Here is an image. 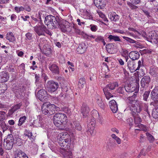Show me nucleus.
Masks as SVG:
<instances>
[{
	"label": "nucleus",
	"instance_id": "nucleus-1",
	"mask_svg": "<svg viewBox=\"0 0 158 158\" xmlns=\"http://www.w3.org/2000/svg\"><path fill=\"white\" fill-rule=\"evenodd\" d=\"M21 143V141L20 138L14 137L11 134H8L6 138L4 139L3 144L6 149L10 150L15 144L20 145Z\"/></svg>",
	"mask_w": 158,
	"mask_h": 158
},
{
	"label": "nucleus",
	"instance_id": "nucleus-2",
	"mask_svg": "<svg viewBox=\"0 0 158 158\" xmlns=\"http://www.w3.org/2000/svg\"><path fill=\"white\" fill-rule=\"evenodd\" d=\"M60 22V20L58 17H56L52 15H47L45 18V23L50 29L57 27Z\"/></svg>",
	"mask_w": 158,
	"mask_h": 158
},
{
	"label": "nucleus",
	"instance_id": "nucleus-3",
	"mask_svg": "<svg viewBox=\"0 0 158 158\" xmlns=\"http://www.w3.org/2000/svg\"><path fill=\"white\" fill-rule=\"evenodd\" d=\"M34 30L36 33L39 36L45 35L44 33L51 35V32L43 24L38 25L34 27Z\"/></svg>",
	"mask_w": 158,
	"mask_h": 158
},
{
	"label": "nucleus",
	"instance_id": "nucleus-4",
	"mask_svg": "<svg viewBox=\"0 0 158 158\" xmlns=\"http://www.w3.org/2000/svg\"><path fill=\"white\" fill-rule=\"evenodd\" d=\"M47 85L48 91L51 93L55 91L59 86L57 82L53 80L48 81L47 83Z\"/></svg>",
	"mask_w": 158,
	"mask_h": 158
},
{
	"label": "nucleus",
	"instance_id": "nucleus-5",
	"mask_svg": "<svg viewBox=\"0 0 158 158\" xmlns=\"http://www.w3.org/2000/svg\"><path fill=\"white\" fill-rule=\"evenodd\" d=\"M150 82V78L148 76H145L141 79L140 81V91L144 92L148 86Z\"/></svg>",
	"mask_w": 158,
	"mask_h": 158
},
{
	"label": "nucleus",
	"instance_id": "nucleus-6",
	"mask_svg": "<svg viewBox=\"0 0 158 158\" xmlns=\"http://www.w3.org/2000/svg\"><path fill=\"white\" fill-rule=\"evenodd\" d=\"M151 97L152 99L154 101V102L150 103L151 105H153L155 106L156 104L158 103V86H155L151 94Z\"/></svg>",
	"mask_w": 158,
	"mask_h": 158
},
{
	"label": "nucleus",
	"instance_id": "nucleus-7",
	"mask_svg": "<svg viewBox=\"0 0 158 158\" xmlns=\"http://www.w3.org/2000/svg\"><path fill=\"white\" fill-rule=\"evenodd\" d=\"M87 127L88 129V131L91 133L93 132L95 126V120L94 117H88L87 119Z\"/></svg>",
	"mask_w": 158,
	"mask_h": 158
},
{
	"label": "nucleus",
	"instance_id": "nucleus-8",
	"mask_svg": "<svg viewBox=\"0 0 158 158\" xmlns=\"http://www.w3.org/2000/svg\"><path fill=\"white\" fill-rule=\"evenodd\" d=\"M58 27H60L61 31L64 33L70 32L71 31L72 29V27L70 26L69 24H66V23H63L61 22V20Z\"/></svg>",
	"mask_w": 158,
	"mask_h": 158
},
{
	"label": "nucleus",
	"instance_id": "nucleus-9",
	"mask_svg": "<svg viewBox=\"0 0 158 158\" xmlns=\"http://www.w3.org/2000/svg\"><path fill=\"white\" fill-rule=\"evenodd\" d=\"M38 98L42 102L47 101L48 99V94L47 91L44 89H40L38 92Z\"/></svg>",
	"mask_w": 158,
	"mask_h": 158
},
{
	"label": "nucleus",
	"instance_id": "nucleus-10",
	"mask_svg": "<svg viewBox=\"0 0 158 158\" xmlns=\"http://www.w3.org/2000/svg\"><path fill=\"white\" fill-rule=\"evenodd\" d=\"M58 142L59 143L60 146L63 149H68L69 148L71 145V142H68V141H67L66 140V138H64L63 139H61H61H57Z\"/></svg>",
	"mask_w": 158,
	"mask_h": 158
},
{
	"label": "nucleus",
	"instance_id": "nucleus-11",
	"mask_svg": "<svg viewBox=\"0 0 158 158\" xmlns=\"http://www.w3.org/2000/svg\"><path fill=\"white\" fill-rule=\"evenodd\" d=\"M54 117H56V118L61 122L64 123L66 124L67 122V117L65 114L62 113H58L56 114L54 116Z\"/></svg>",
	"mask_w": 158,
	"mask_h": 158
},
{
	"label": "nucleus",
	"instance_id": "nucleus-12",
	"mask_svg": "<svg viewBox=\"0 0 158 158\" xmlns=\"http://www.w3.org/2000/svg\"><path fill=\"white\" fill-rule=\"evenodd\" d=\"M53 123L55 126L59 129L61 130H64V125L66 124L57 119L56 117L53 118Z\"/></svg>",
	"mask_w": 158,
	"mask_h": 158
},
{
	"label": "nucleus",
	"instance_id": "nucleus-13",
	"mask_svg": "<svg viewBox=\"0 0 158 158\" xmlns=\"http://www.w3.org/2000/svg\"><path fill=\"white\" fill-rule=\"evenodd\" d=\"M108 17L111 21L113 22H118L119 20V16L114 12H110L108 14Z\"/></svg>",
	"mask_w": 158,
	"mask_h": 158
},
{
	"label": "nucleus",
	"instance_id": "nucleus-14",
	"mask_svg": "<svg viewBox=\"0 0 158 158\" xmlns=\"http://www.w3.org/2000/svg\"><path fill=\"white\" fill-rule=\"evenodd\" d=\"M58 137H59L57 139H63L64 138H66V140L68 141V142H71V139L70 135L66 132H62L60 133L58 135ZM60 142H61V140L60 139Z\"/></svg>",
	"mask_w": 158,
	"mask_h": 158
},
{
	"label": "nucleus",
	"instance_id": "nucleus-15",
	"mask_svg": "<svg viewBox=\"0 0 158 158\" xmlns=\"http://www.w3.org/2000/svg\"><path fill=\"white\" fill-rule=\"evenodd\" d=\"M86 48L85 43H82L77 49V53L79 54H82L86 51Z\"/></svg>",
	"mask_w": 158,
	"mask_h": 158
},
{
	"label": "nucleus",
	"instance_id": "nucleus-16",
	"mask_svg": "<svg viewBox=\"0 0 158 158\" xmlns=\"http://www.w3.org/2000/svg\"><path fill=\"white\" fill-rule=\"evenodd\" d=\"M129 56L133 60H135L139 58L140 54L139 52L137 51H132L129 53Z\"/></svg>",
	"mask_w": 158,
	"mask_h": 158
},
{
	"label": "nucleus",
	"instance_id": "nucleus-17",
	"mask_svg": "<svg viewBox=\"0 0 158 158\" xmlns=\"http://www.w3.org/2000/svg\"><path fill=\"white\" fill-rule=\"evenodd\" d=\"M50 70L53 73L59 74L60 71L58 67L55 64H53L49 67Z\"/></svg>",
	"mask_w": 158,
	"mask_h": 158
},
{
	"label": "nucleus",
	"instance_id": "nucleus-18",
	"mask_svg": "<svg viewBox=\"0 0 158 158\" xmlns=\"http://www.w3.org/2000/svg\"><path fill=\"white\" fill-rule=\"evenodd\" d=\"M38 120L34 121L33 125L36 127H41L43 123V119L40 115H39Z\"/></svg>",
	"mask_w": 158,
	"mask_h": 158
},
{
	"label": "nucleus",
	"instance_id": "nucleus-19",
	"mask_svg": "<svg viewBox=\"0 0 158 158\" xmlns=\"http://www.w3.org/2000/svg\"><path fill=\"white\" fill-rule=\"evenodd\" d=\"M6 39L11 42H14L16 41L15 37L11 32H9L6 34Z\"/></svg>",
	"mask_w": 158,
	"mask_h": 158
},
{
	"label": "nucleus",
	"instance_id": "nucleus-20",
	"mask_svg": "<svg viewBox=\"0 0 158 158\" xmlns=\"http://www.w3.org/2000/svg\"><path fill=\"white\" fill-rule=\"evenodd\" d=\"M94 3L98 8H102L105 6V0H94Z\"/></svg>",
	"mask_w": 158,
	"mask_h": 158
},
{
	"label": "nucleus",
	"instance_id": "nucleus-21",
	"mask_svg": "<svg viewBox=\"0 0 158 158\" xmlns=\"http://www.w3.org/2000/svg\"><path fill=\"white\" fill-rule=\"evenodd\" d=\"M129 104V105L130 106V109H141L140 104L137 101H133L131 103Z\"/></svg>",
	"mask_w": 158,
	"mask_h": 158
},
{
	"label": "nucleus",
	"instance_id": "nucleus-22",
	"mask_svg": "<svg viewBox=\"0 0 158 158\" xmlns=\"http://www.w3.org/2000/svg\"><path fill=\"white\" fill-rule=\"evenodd\" d=\"M95 100L96 102L101 108H103L104 103L102 102L101 97L100 95L97 94L95 96Z\"/></svg>",
	"mask_w": 158,
	"mask_h": 158
},
{
	"label": "nucleus",
	"instance_id": "nucleus-23",
	"mask_svg": "<svg viewBox=\"0 0 158 158\" xmlns=\"http://www.w3.org/2000/svg\"><path fill=\"white\" fill-rule=\"evenodd\" d=\"M56 106L49 102L44 103L42 106L41 109H56Z\"/></svg>",
	"mask_w": 158,
	"mask_h": 158
},
{
	"label": "nucleus",
	"instance_id": "nucleus-24",
	"mask_svg": "<svg viewBox=\"0 0 158 158\" xmlns=\"http://www.w3.org/2000/svg\"><path fill=\"white\" fill-rule=\"evenodd\" d=\"M118 86V83L116 82H110L107 84L105 88L109 89L110 90H114L115 88Z\"/></svg>",
	"mask_w": 158,
	"mask_h": 158
},
{
	"label": "nucleus",
	"instance_id": "nucleus-25",
	"mask_svg": "<svg viewBox=\"0 0 158 158\" xmlns=\"http://www.w3.org/2000/svg\"><path fill=\"white\" fill-rule=\"evenodd\" d=\"M9 78V75L8 73H5V72H2L1 75V81L2 82H6Z\"/></svg>",
	"mask_w": 158,
	"mask_h": 158
},
{
	"label": "nucleus",
	"instance_id": "nucleus-26",
	"mask_svg": "<svg viewBox=\"0 0 158 158\" xmlns=\"http://www.w3.org/2000/svg\"><path fill=\"white\" fill-rule=\"evenodd\" d=\"M108 39L110 41H114L115 42L121 41V39L119 36L114 35H109L108 37Z\"/></svg>",
	"mask_w": 158,
	"mask_h": 158
},
{
	"label": "nucleus",
	"instance_id": "nucleus-27",
	"mask_svg": "<svg viewBox=\"0 0 158 158\" xmlns=\"http://www.w3.org/2000/svg\"><path fill=\"white\" fill-rule=\"evenodd\" d=\"M37 15V18L40 20V22L42 21V19L45 18V16L46 15V13L45 11L40 10L38 13V14H36Z\"/></svg>",
	"mask_w": 158,
	"mask_h": 158
},
{
	"label": "nucleus",
	"instance_id": "nucleus-28",
	"mask_svg": "<svg viewBox=\"0 0 158 158\" xmlns=\"http://www.w3.org/2000/svg\"><path fill=\"white\" fill-rule=\"evenodd\" d=\"M15 158H28L26 154L21 151H19Z\"/></svg>",
	"mask_w": 158,
	"mask_h": 158
},
{
	"label": "nucleus",
	"instance_id": "nucleus-29",
	"mask_svg": "<svg viewBox=\"0 0 158 158\" xmlns=\"http://www.w3.org/2000/svg\"><path fill=\"white\" fill-rule=\"evenodd\" d=\"M43 49V53L47 56H49L52 53V50L49 47H47L45 46L44 47Z\"/></svg>",
	"mask_w": 158,
	"mask_h": 158
},
{
	"label": "nucleus",
	"instance_id": "nucleus-30",
	"mask_svg": "<svg viewBox=\"0 0 158 158\" xmlns=\"http://www.w3.org/2000/svg\"><path fill=\"white\" fill-rule=\"evenodd\" d=\"M42 113L45 115L50 116L54 114L55 113V110H53V109H41Z\"/></svg>",
	"mask_w": 158,
	"mask_h": 158
},
{
	"label": "nucleus",
	"instance_id": "nucleus-31",
	"mask_svg": "<svg viewBox=\"0 0 158 158\" xmlns=\"http://www.w3.org/2000/svg\"><path fill=\"white\" fill-rule=\"evenodd\" d=\"M85 79L84 78H80L78 82V87L80 89L83 88L85 85Z\"/></svg>",
	"mask_w": 158,
	"mask_h": 158
},
{
	"label": "nucleus",
	"instance_id": "nucleus-32",
	"mask_svg": "<svg viewBox=\"0 0 158 158\" xmlns=\"http://www.w3.org/2000/svg\"><path fill=\"white\" fill-rule=\"evenodd\" d=\"M95 41L98 43L102 42L104 46L106 44L104 37L101 35L96 36V38L95 39Z\"/></svg>",
	"mask_w": 158,
	"mask_h": 158
},
{
	"label": "nucleus",
	"instance_id": "nucleus-33",
	"mask_svg": "<svg viewBox=\"0 0 158 158\" xmlns=\"http://www.w3.org/2000/svg\"><path fill=\"white\" fill-rule=\"evenodd\" d=\"M103 91L105 95L106 98L107 100H109L110 98L113 97V95H112L108 91V90L106 88H104L103 89Z\"/></svg>",
	"mask_w": 158,
	"mask_h": 158
},
{
	"label": "nucleus",
	"instance_id": "nucleus-34",
	"mask_svg": "<svg viewBox=\"0 0 158 158\" xmlns=\"http://www.w3.org/2000/svg\"><path fill=\"white\" fill-rule=\"evenodd\" d=\"M150 73L153 77H156L158 76V68L154 67L151 69Z\"/></svg>",
	"mask_w": 158,
	"mask_h": 158
},
{
	"label": "nucleus",
	"instance_id": "nucleus-35",
	"mask_svg": "<svg viewBox=\"0 0 158 158\" xmlns=\"http://www.w3.org/2000/svg\"><path fill=\"white\" fill-rule=\"evenodd\" d=\"M109 106L110 109H118L117 103L114 100H112L109 102Z\"/></svg>",
	"mask_w": 158,
	"mask_h": 158
},
{
	"label": "nucleus",
	"instance_id": "nucleus-36",
	"mask_svg": "<svg viewBox=\"0 0 158 158\" xmlns=\"http://www.w3.org/2000/svg\"><path fill=\"white\" fill-rule=\"evenodd\" d=\"M73 123L76 129L79 131H81L82 130V127L79 121L75 120L73 122Z\"/></svg>",
	"mask_w": 158,
	"mask_h": 158
},
{
	"label": "nucleus",
	"instance_id": "nucleus-37",
	"mask_svg": "<svg viewBox=\"0 0 158 158\" xmlns=\"http://www.w3.org/2000/svg\"><path fill=\"white\" fill-rule=\"evenodd\" d=\"M80 112L83 118H85L87 117L89 113V109H81Z\"/></svg>",
	"mask_w": 158,
	"mask_h": 158
},
{
	"label": "nucleus",
	"instance_id": "nucleus-38",
	"mask_svg": "<svg viewBox=\"0 0 158 158\" xmlns=\"http://www.w3.org/2000/svg\"><path fill=\"white\" fill-rule=\"evenodd\" d=\"M7 89V85L4 84H2L0 86V94L5 93Z\"/></svg>",
	"mask_w": 158,
	"mask_h": 158
},
{
	"label": "nucleus",
	"instance_id": "nucleus-39",
	"mask_svg": "<svg viewBox=\"0 0 158 158\" xmlns=\"http://www.w3.org/2000/svg\"><path fill=\"white\" fill-rule=\"evenodd\" d=\"M100 17L105 22H108V20L105 15L101 11H97Z\"/></svg>",
	"mask_w": 158,
	"mask_h": 158
},
{
	"label": "nucleus",
	"instance_id": "nucleus-40",
	"mask_svg": "<svg viewBox=\"0 0 158 158\" xmlns=\"http://www.w3.org/2000/svg\"><path fill=\"white\" fill-rule=\"evenodd\" d=\"M146 135L147 136V139L149 140L150 143H152L154 141L155 139L153 136L148 132L146 133Z\"/></svg>",
	"mask_w": 158,
	"mask_h": 158
},
{
	"label": "nucleus",
	"instance_id": "nucleus-41",
	"mask_svg": "<svg viewBox=\"0 0 158 158\" xmlns=\"http://www.w3.org/2000/svg\"><path fill=\"white\" fill-rule=\"evenodd\" d=\"M156 35V33L154 31H152L148 34V35L149 38L152 41L154 37H155Z\"/></svg>",
	"mask_w": 158,
	"mask_h": 158
},
{
	"label": "nucleus",
	"instance_id": "nucleus-42",
	"mask_svg": "<svg viewBox=\"0 0 158 158\" xmlns=\"http://www.w3.org/2000/svg\"><path fill=\"white\" fill-rule=\"evenodd\" d=\"M122 37L124 39L126 40L127 42L130 43L136 44V43L137 42V41H136L135 40L128 37L125 36H123Z\"/></svg>",
	"mask_w": 158,
	"mask_h": 158
},
{
	"label": "nucleus",
	"instance_id": "nucleus-43",
	"mask_svg": "<svg viewBox=\"0 0 158 158\" xmlns=\"http://www.w3.org/2000/svg\"><path fill=\"white\" fill-rule=\"evenodd\" d=\"M0 125L3 129V131L6 130L9 128V126L5 123V122L3 121H2V122H0Z\"/></svg>",
	"mask_w": 158,
	"mask_h": 158
},
{
	"label": "nucleus",
	"instance_id": "nucleus-44",
	"mask_svg": "<svg viewBox=\"0 0 158 158\" xmlns=\"http://www.w3.org/2000/svg\"><path fill=\"white\" fill-rule=\"evenodd\" d=\"M141 111V109H132L131 113L134 117L135 115H138Z\"/></svg>",
	"mask_w": 158,
	"mask_h": 158
},
{
	"label": "nucleus",
	"instance_id": "nucleus-45",
	"mask_svg": "<svg viewBox=\"0 0 158 158\" xmlns=\"http://www.w3.org/2000/svg\"><path fill=\"white\" fill-rule=\"evenodd\" d=\"M6 113L5 112L0 111V121L2 122L6 118Z\"/></svg>",
	"mask_w": 158,
	"mask_h": 158
},
{
	"label": "nucleus",
	"instance_id": "nucleus-46",
	"mask_svg": "<svg viewBox=\"0 0 158 158\" xmlns=\"http://www.w3.org/2000/svg\"><path fill=\"white\" fill-rule=\"evenodd\" d=\"M128 51L126 50H123L122 53V56L125 57L126 62L127 61L128 59Z\"/></svg>",
	"mask_w": 158,
	"mask_h": 158
},
{
	"label": "nucleus",
	"instance_id": "nucleus-47",
	"mask_svg": "<svg viewBox=\"0 0 158 158\" xmlns=\"http://www.w3.org/2000/svg\"><path fill=\"white\" fill-rule=\"evenodd\" d=\"M26 119V117L25 116L20 118L19 121L18 125L21 126L25 122Z\"/></svg>",
	"mask_w": 158,
	"mask_h": 158
},
{
	"label": "nucleus",
	"instance_id": "nucleus-48",
	"mask_svg": "<svg viewBox=\"0 0 158 158\" xmlns=\"http://www.w3.org/2000/svg\"><path fill=\"white\" fill-rule=\"evenodd\" d=\"M136 64L134 63V64L130 66L129 68V69L130 70V72L131 73H133L135 71L137 70V68L136 69Z\"/></svg>",
	"mask_w": 158,
	"mask_h": 158
},
{
	"label": "nucleus",
	"instance_id": "nucleus-49",
	"mask_svg": "<svg viewBox=\"0 0 158 158\" xmlns=\"http://www.w3.org/2000/svg\"><path fill=\"white\" fill-rule=\"evenodd\" d=\"M150 93V91L149 90H147L145 91L143 94V99L144 101H147Z\"/></svg>",
	"mask_w": 158,
	"mask_h": 158
},
{
	"label": "nucleus",
	"instance_id": "nucleus-50",
	"mask_svg": "<svg viewBox=\"0 0 158 158\" xmlns=\"http://www.w3.org/2000/svg\"><path fill=\"white\" fill-rule=\"evenodd\" d=\"M152 116L155 118H158V109H153Z\"/></svg>",
	"mask_w": 158,
	"mask_h": 158
},
{
	"label": "nucleus",
	"instance_id": "nucleus-51",
	"mask_svg": "<svg viewBox=\"0 0 158 158\" xmlns=\"http://www.w3.org/2000/svg\"><path fill=\"white\" fill-rule=\"evenodd\" d=\"M134 119L135 123V125L140 124L142 122V120L139 117H134Z\"/></svg>",
	"mask_w": 158,
	"mask_h": 158
},
{
	"label": "nucleus",
	"instance_id": "nucleus-52",
	"mask_svg": "<svg viewBox=\"0 0 158 158\" xmlns=\"http://www.w3.org/2000/svg\"><path fill=\"white\" fill-rule=\"evenodd\" d=\"M15 10L16 12L19 13L20 11H24L25 10V8L22 6L20 7L15 6Z\"/></svg>",
	"mask_w": 158,
	"mask_h": 158
},
{
	"label": "nucleus",
	"instance_id": "nucleus-53",
	"mask_svg": "<svg viewBox=\"0 0 158 158\" xmlns=\"http://www.w3.org/2000/svg\"><path fill=\"white\" fill-rule=\"evenodd\" d=\"M24 135L25 136H27L28 138L31 139V138L33 139L32 137V133L31 132H30V131H26L24 134Z\"/></svg>",
	"mask_w": 158,
	"mask_h": 158
},
{
	"label": "nucleus",
	"instance_id": "nucleus-54",
	"mask_svg": "<svg viewBox=\"0 0 158 158\" xmlns=\"http://www.w3.org/2000/svg\"><path fill=\"white\" fill-rule=\"evenodd\" d=\"M137 127H139L140 129H136V130H143L144 131H146L147 129L146 127V126L142 124H138L137 126Z\"/></svg>",
	"mask_w": 158,
	"mask_h": 158
},
{
	"label": "nucleus",
	"instance_id": "nucleus-55",
	"mask_svg": "<svg viewBox=\"0 0 158 158\" xmlns=\"http://www.w3.org/2000/svg\"><path fill=\"white\" fill-rule=\"evenodd\" d=\"M111 137L116 141L117 143L118 144L121 143V139L119 137L117 136L114 134H112L111 135Z\"/></svg>",
	"mask_w": 158,
	"mask_h": 158
},
{
	"label": "nucleus",
	"instance_id": "nucleus-56",
	"mask_svg": "<svg viewBox=\"0 0 158 158\" xmlns=\"http://www.w3.org/2000/svg\"><path fill=\"white\" fill-rule=\"evenodd\" d=\"M92 111L93 112V113H94L96 114V115L98 116V118L97 119V121L99 122L101 124H102V122L101 120V118L99 117V115L98 113V112L95 109H94L92 110Z\"/></svg>",
	"mask_w": 158,
	"mask_h": 158
},
{
	"label": "nucleus",
	"instance_id": "nucleus-57",
	"mask_svg": "<svg viewBox=\"0 0 158 158\" xmlns=\"http://www.w3.org/2000/svg\"><path fill=\"white\" fill-rule=\"evenodd\" d=\"M125 90L127 92H132L134 91L135 90V87L134 89L131 88L130 85L125 86Z\"/></svg>",
	"mask_w": 158,
	"mask_h": 158
},
{
	"label": "nucleus",
	"instance_id": "nucleus-58",
	"mask_svg": "<svg viewBox=\"0 0 158 158\" xmlns=\"http://www.w3.org/2000/svg\"><path fill=\"white\" fill-rule=\"evenodd\" d=\"M125 86H121L119 87L117 89V92L118 93L123 94L124 92Z\"/></svg>",
	"mask_w": 158,
	"mask_h": 158
},
{
	"label": "nucleus",
	"instance_id": "nucleus-59",
	"mask_svg": "<svg viewBox=\"0 0 158 158\" xmlns=\"http://www.w3.org/2000/svg\"><path fill=\"white\" fill-rule=\"evenodd\" d=\"M134 121V117L129 118L127 120V122L129 125L131 126V127L133 126V122Z\"/></svg>",
	"mask_w": 158,
	"mask_h": 158
},
{
	"label": "nucleus",
	"instance_id": "nucleus-60",
	"mask_svg": "<svg viewBox=\"0 0 158 158\" xmlns=\"http://www.w3.org/2000/svg\"><path fill=\"white\" fill-rule=\"evenodd\" d=\"M26 40H31L32 38V35L31 33L30 32L27 33L26 35Z\"/></svg>",
	"mask_w": 158,
	"mask_h": 158
},
{
	"label": "nucleus",
	"instance_id": "nucleus-61",
	"mask_svg": "<svg viewBox=\"0 0 158 158\" xmlns=\"http://www.w3.org/2000/svg\"><path fill=\"white\" fill-rule=\"evenodd\" d=\"M113 46H114V45L112 43H109L106 44V47L107 51L109 52V50L111 49Z\"/></svg>",
	"mask_w": 158,
	"mask_h": 158
},
{
	"label": "nucleus",
	"instance_id": "nucleus-62",
	"mask_svg": "<svg viewBox=\"0 0 158 158\" xmlns=\"http://www.w3.org/2000/svg\"><path fill=\"white\" fill-rule=\"evenodd\" d=\"M139 70L138 71H137V72L138 73V75L139 76H143L144 75V73L143 70V69H139V70Z\"/></svg>",
	"mask_w": 158,
	"mask_h": 158
},
{
	"label": "nucleus",
	"instance_id": "nucleus-63",
	"mask_svg": "<svg viewBox=\"0 0 158 158\" xmlns=\"http://www.w3.org/2000/svg\"><path fill=\"white\" fill-rule=\"evenodd\" d=\"M35 84H37V83L41 82V80L40 79V77L39 75H38L37 74H35Z\"/></svg>",
	"mask_w": 158,
	"mask_h": 158
},
{
	"label": "nucleus",
	"instance_id": "nucleus-64",
	"mask_svg": "<svg viewBox=\"0 0 158 158\" xmlns=\"http://www.w3.org/2000/svg\"><path fill=\"white\" fill-rule=\"evenodd\" d=\"M21 90V88L19 86H16L15 88H14L13 91L16 94L19 93Z\"/></svg>",
	"mask_w": 158,
	"mask_h": 158
}]
</instances>
